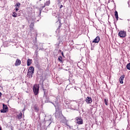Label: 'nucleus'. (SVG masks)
Segmentation results:
<instances>
[{"label": "nucleus", "mask_w": 130, "mask_h": 130, "mask_svg": "<svg viewBox=\"0 0 130 130\" xmlns=\"http://www.w3.org/2000/svg\"><path fill=\"white\" fill-rule=\"evenodd\" d=\"M115 17L116 19V20L118 21V12H117L116 11H115Z\"/></svg>", "instance_id": "14"}, {"label": "nucleus", "mask_w": 130, "mask_h": 130, "mask_svg": "<svg viewBox=\"0 0 130 130\" xmlns=\"http://www.w3.org/2000/svg\"><path fill=\"white\" fill-rule=\"evenodd\" d=\"M118 35L121 38H124L126 36V32L124 30H120L118 32Z\"/></svg>", "instance_id": "2"}, {"label": "nucleus", "mask_w": 130, "mask_h": 130, "mask_svg": "<svg viewBox=\"0 0 130 130\" xmlns=\"http://www.w3.org/2000/svg\"><path fill=\"white\" fill-rule=\"evenodd\" d=\"M23 116V114H22V112H20L19 115H17V118L18 119H21Z\"/></svg>", "instance_id": "13"}, {"label": "nucleus", "mask_w": 130, "mask_h": 130, "mask_svg": "<svg viewBox=\"0 0 130 130\" xmlns=\"http://www.w3.org/2000/svg\"><path fill=\"white\" fill-rule=\"evenodd\" d=\"M49 5H50V1H47L46 3H45V5L43 6H42V8H40L39 9L40 14H41V12L42 11V10H43V9L45 8V6H49Z\"/></svg>", "instance_id": "3"}, {"label": "nucleus", "mask_w": 130, "mask_h": 130, "mask_svg": "<svg viewBox=\"0 0 130 130\" xmlns=\"http://www.w3.org/2000/svg\"><path fill=\"white\" fill-rule=\"evenodd\" d=\"M61 54H62V56H63V52L61 53Z\"/></svg>", "instance_id": "33"}, {"label": "nucleus", "mask_w": 130, "mask_h": 130, "mask_svg": "<svg viewBox=\"0 0 130 130\" xmlns=\"http://www.w3.org/2000/svg\"><path fill=\"white\" fill-rule=\"evenodd\" d=\"M27 72H29L32 74H34V67H33V66L29 67Z\"/></svg>", "instance_id": "9"}, {"label": "nucleus", "mask_w": 130, "mask_h": 130, "mask_svg": "<svg viewBox=\"0 0 130 130\" xmlns=\"http://www.w3.org/2000/svg\"><path fill=\"white\" fill-rule=\"evenodd\" d=\"M33 75H34V73L27 71V76L28 78H32V77H33Z\"/></svg>", "instance_id": "11"}, {"label": "nucleus", "mask_w": 130, "mask_h": 130, "mask_svg": "<svg viewBox=\"0 0 130 130\" xmlns=\"http://www.w3.org/2000/svg\"><path fill=\"white\" fill-rule=\"evenodd\" d=\"M3 105V109H2L1 111L2 113H6V112L8 111V106L4 104Z\"/></svg>", "instance_id": "5"}, {"label": "nucleus", "mask_w": 130, "mask_h": 130, "mask_svg": "<svg viewBox=\"0 0 130 130\" xmlns=\"http://www.w3.org/2000/svg\"><path fill=\"white\" fill-rule=\"evenodd\" d=\"M32 63V59H28L27 61V66L29 67Z\"/></svg>", "instance_id": "12"}, {"label": "nucleus", "mask_w": 130, "mask_h": 130, "mask_svg": "<svg viewBox=\"0 0 130 130\" xmlns=\"http://www.w3.org/2000/svg\"><path fill=\"white\" fill-rule=\"evenodd\" d=\"M51 103H52V104L54 105V107H56L55 105H54V104L53 103L51 102Z\"/></svg>", "instance_id": "28"}, {"label": "nucleus", "mask_w": 130, "mask_h": 130, "mask_svg": "<svg viewBox=\"0 0 130 130\" xmlns=\"http://www.w3.org/2000/svg\"><path fill=\"white\" fill-rule=\"evenodd\" d=\"M85 102H86L87 104H91L92 103V98L89 96H87L85 100Z\"/></svg>", "instance_id": "6"}, {"label": "nucleus", "mask_w": 130, "mask_h": 130, "mask_svg": "<svg viewBox=\"0 0 130 130\" xmlns=\"http://www.w3.org/2000/svg\"><path fill=\"white\" fill-rule=\"evenodd\" d=\"M59 113L60 115H61V114H60V113Z\"/></svg>", "instance_id": "37"}, {"label": "nucleus", "mask_w": 130, "mask_h": 130, "mask_svg": "<svg viewBox=\"0 0 130 130\" xmlns=\"http://www.w3.org/2000/svg\"><path fill=\"white\" fill-rule=\"evenodd\" d=\"M100 41V37H96L92 41V43H99Z\"/></svg>", "instance_id": "7"}, {"label": "nucleus", "mask_w": 130, "mask_h": 130, "mask_svg": "<svg viewBox=\"0 0 130 130\" xmlns=\"http://www.w3.org/2000/svg\"><path fill=\"white\" fill-rule=\"evenodd\" d=\"M72 109H73L74 110H78V109H76L75 108H73Z\"/></svg>", "instance_id": "29"}, {"label": "nucleus", "mask_w": 130, "mask_h": 130, "mask_svg": "<svg viewBox=\"0 0 130 130\" xmlns=\"http://www.w3.org/2000/svg\"><path fill=\"white\" fill-rule=\"evenodd\" d=\"M63 6L62 5H61L60 6V9H61L62 8H63Z\"/></svg>", "instance_id": "26"}, {"label": "nucleus", "mask_w": 130, "mask_h": 130, "mask_svg": "<svg viewBox=\"0 0 130 130\" xmlns=\"http://www.w3.org/2000/svg\"><path fill=\"white\" fill-rule=\"evenodd\" d=\"M127 21H129V19H127Z\"/></svg>", "instance_id": "38"}, {"label": "nucleus", "mask_w": 130, "mask_h": 130, "mask_svg": "<svg viewBox=\"0 0 130 130\" xmlns=\"http://www.w3.org/2000/svg\"><path fill=\"white\" fill-rule=\"evenodd\" d=\"M62 57L61 56H59V57H58V60H59V61H60L61 62H62Z\"/></svg>", "instance_id": "23"}, {"label": "nucleus", "mask_w": 130, "mask_h": 130, "mask_svg": "<svg viewBox=\"0 0 130 130\" xmlns=\"http://www.w3.org/2000/svg\"><path fill=\"white\" fill-rule=\"evenodd\" d=\"M17 15L18 14L17 13H16V12H13L12 13V16H13L14 18L17 17Z\"/></svg>", "instance_id": "17"}, {"label": "nucleus", "mask_w": 130, "mask_h": 130, "mask_svg": "<svg viewBox=\"0 0 130 130\" xmlns=\"http://www.w3.org/2000/svg\"><path fill=\"white\" fill-rule=\"evenodd\" d=\"M33 91L35 95H38V93H39V85L35 84L33 87Z\"/></svg>", "instance_id": "1"}, {"label": "nucleus", "mask_w": 130, "mask_h": 130, "mask_svg": "<svg viewBox=\"0 0 130 130\" xmlns=\"http://www.w3.org/2000/svg\"><path fill=\"white\" fill-rule=\"evenodd\" d=\"M1 96H2V92H0V97H1Z\"/></svg>", "instance_id": "32"}, {"label": "nucleus", "mask_w": 130, "mask_h": 130, "mask_svg": "<svg viewBox=\"0 0 130 130\" xmlns=\"http://www.w3.org/2000/svg\"><path fill=\"white\" fill-rule=\"evenodd\" d=\"M91 50H93L94 49V48L91 47Z\"/></svg>", "instance_id": "31"}, {"label": "nucleus", "mask_w": 130, "mask_h": 130, "mask_svg": "<svg viewBox=\"0 0 130 130\" xmlns=\"http://www.w3.org/2000/svg\"><path fill=\"white\" fill-rule=\"evenodd\" d=\"M75 119L77 121L76 123L78 124H83V119H82V118H81V117H77L75 118Z\"/></svg>", "instance_id": "4"}, {"label": "nucleus", "mask_w": 130, "mask_h": 130, "mask_svg": "<svg viewBox=\"0 0 130 130\" xmlns=\"http://www.w3.org/2000/svg\"><path fill=\"white\" fill-rule=\"evenodd\" d=\"M35 110L36 112H38V111H39V108L38 107H35Z\"/></svg>", "instance_id": "20"}, {"label": "nucleus", "mask_w": 130, "mask_h": 130, "mask_svg": "<svg viewBox=\"0 0 130 130\" xmlns=\"http://www.w3.org/2000/svg\"><path fill=\"white\" fill-rule=\"evenodd\" d=\"M66 125H67V126H69L70 127V125H68V124H66Z\"/></svg>", "instance_id": "34"}, {"label": "nucleus", "mask_w": 130, "mask_h": 130, "mask_svg": "<svg viewBox=\"0 0 130 130\" xmlns=\"http://www.w3.org/2000/svg\"><path fill=\"white\" fill-rule=\"evenodd\" d=\"M104 102H105L106 105H108V99H105L104 100Z\"/></svg>", "instance_id": "18"}, {"label": "nucleus", "mask_w": 130, "mask_h": 130, "mask_svg": "<svg viewBox=\"0 0 130 130\" xmlns=\"http://www.w3.org/2000/svg\"><path fill=\"white\" fill-rule=\"evenodd\" d=\"M36 39H37V37H36Z\"/></svg>", "instance_id": "39"}, {"label": "nucleus", "mask_w": 130, "mask_h": 130, "mask_svg": "<svg viewBox=\"0 0 130 130\" xmlns=\"http://www.w3.org/2000/svg\"><path fill=\"white\" fill-rule=\"evenodd\" d=\"M36 36H37V33L36 34Z\"/></svg>", "instance_id": "36"}, {"label": "nucleus", "mask_w": 130, "mask_h": 130, "mask_svg": "<svg viewBox=\"0 0 130 130\" xmlns=\"http://www.w3.org/2000/svg\"><path fill=\"white\" fill-rule=\"evenodd\" d=\"M45 102L46 103H48L50 102V101H49V98H46V100L45 101Z\"/></svg>", "instance_id": "19"}, {"label": "nucleus", "mask_w": 130, "mask_h": 130, "mask_svg": "<svg viewBox=\"0 0 130 130\" xmlns=\"http://www.w3.org/2000/svg\"><path fill=\"white\" fill-rule=\"evenodd\" d=\"M15 10H16V12H18V11H19V8L15 7Z\"/></svg>", "instance_id": "25"}, {"label": "nucleus", "mask_w": 130, "mask_h": 130, "mask_svg": "<svg viewBox=\"0 0 130 130\" xmlns=\"http://www.w3.org/2000/svg\"><path fill=\"white\" fill-rule=\"evenodd\" d=\"M127 70H129L130 71V63H128L126 66Z\"/></svg>", "instance_id": "22"}, {"label": "nucleus", "mask_w": 130, "mask_h": 130, "mask_svg": "<svg viewBox=\"0 0 130 130\" xmlns=\"http://www.w3.org/2000/svg\"><path fill=\"white\" fill-rule=\"evenodd\" d=\"M125 77V75H123L120 77L119 81L120 84H123V80H124Z\"/></svg>", "instance_id": "8"}, {"label": "nucleus", "mask_w": 130, "mask_h": 130, "mask_svg": "<svg viewBox=\"0 0 130 130\" xmlns=\"http://www.w3.org/2000/svg\"><path fill=\"white\" fill-rule=\"evenodd\" d=\"M56 116H57V117H59V116H57V113H56Z\"/></svg>", "instance_id": "30"}, {"label": "nucleus", "mask_w": 130, "mask_h": 130, "mask_svg": "<svg viewBox=\"0 0 130 130\" xmlns=\"http://www.w3.org/2000/svg\"><path fill=\"white\" fill-rule=\"evenodd\" d=\"M42 11H43V12H44V13H46V12H48V7H46L44 10L42 9Z\"/></svg>", "instance_id": "16"}, {"label": "nucleus", "mask_w": 130, "mask_h": 130, "mask_svg": "<svg viewBox=\"0 0 130 130\" xmlns=\"http://www.w3.org/2000/svg\"><path fill=\"white\" fill-rule=\"evenodd\" d=\"M53 99H56V98H53Z\"/></svg>", "instance_id": "35"}, {"label": "nucleus", "mask_w": 130, "mask_h": 130, "mask_svg": "<svg viewBox=\"0 0 130 130\" xmlns=\"http://www.w3.org/2000/svg\"><path fill=\"white\" fill-rule=\"evenodd\" d=\"M44 98H48L47 94H46V93H44Z\"/></svg>", "instance_id": "24"}, {"label": "nucleus", "mask_w": 130, "mask_h": 130, "mask_svg": "<svg viewBox=\"0 0 130 130\" xmlns=\"http://www.w3.org/2000/svg\"><path fill=\"white\" fill-rule=\"evenodd\" d=\"M15 8H20V7H21V4L20 3H17L15 5Z\"/></svg>", "instance_id": "15"}, {"label": "nucleus", "mask_w": 130, "mask_h": 130, "mask_svg": "<svg viewBox=\"0 0 130 130\" xmlns=\"http://www.w3.org/2000/svg\"><path fill=\"white\" fill-rule=\"evenodd\" d=\"M59 128H60V125H57L55 127V130H59Z\"/></svg>", "instance_id": "21"}, {"label": "nucleus", "mask_w": 130, "mask_h": 130, "mask_svg": "<svg viewBox=\"0 0 130 130\" xmlns=\"http://www.w3.org/2000/svg\"><path fill=\"white\" fill-rule=\"evenodd\" d=\"M43 90H44V94H46L45 93H46V89H43Z\"/></svg>", "instance_id": "27"}, {"label": "nucleus", "mask_w": 130, "mask_h": 130, "mask_svg": "<svg viewBox=\"0 0 130 130\" xmlns=\"http://www.w3.org/2000/svg\"><path fill=\"white\" fill-rule=\"evenodd\" d=\"M20 64H21V60L19 59H17L15 66L17 67L18 66H20Z\"/></svg>", "instance_id": "10"}]
</instances>
